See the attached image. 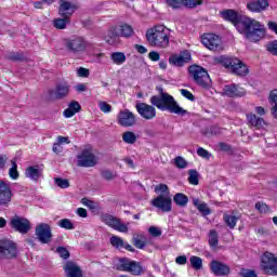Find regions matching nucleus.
I'll return each mask as SVG.
<instances>
[{"label":"nucleus","instance_id":"1","mask_svg":"<svg viewBox=\"0 0 277 277\" xmlns=\"http://www.w3.org/2000/svg\"><path fill=\"white\" fill-rule=\"evenodd\" d=\"M237 31L249 42H261L265 38V25L261 22L243 15L237 24Z\"/></svg>","mask_w":277,"mask_h":277},{"label":"nucleus","instance_id":"2","mask_svg":"<svg viewBox=\"0 0 277 277\" xmlns=\"http://www.w3.org/2000/svg\"><path fill=\"white\" fill-rule=\"evenodd\" d=\"M150 103L161 111H170V114H176V116H185L187 110L179 106L174 97L168 93H160L150 97Z\"/></svg>","mask_w":277,"mask_h":277},{"label":"nucleus","instance_id":"3","mask_svg":"<svg viewBox=\"0 0 277 277\" xmlns=\"http://www.w3.org/2000/svg\"><path fill=\"white\" fill-rule=\"evenodd\" d=\"M170 28L157 25L146 31V39L150 47L168 49L170 47Z\"/></svg>","mask_w":277,"mask_h":277},{"label":"nucleus","instance_id":"4","mask_svg":"<svg viewBox=\"0 0 277 277\" xmlns=\"http://www.w3.org/2000/svg\"><path fill=\"white\" fill-rule=\"evenodd\" d=\"M219 62L224 66V68L233 71L234 75H237L238 77H246L250 72L248 66L237 57L220 56Z\"/></svg>","mask_w":277,"mask_h":277},{"label":"nucleus","instance_id":"5","mask_svg":"<svg viewBox=\"0 0 277 277\" xmlns=\"http://www.w3.org/2000/svg\"><path fill=\"white\" fill-rule=\"evenodd\" d=\"M188 72L197 85L206 90L211 88V77H209L207 69L199 65H192L188 67Z\"/></svg>","mask_w":277,"mask_h":277},{"label":"nucleus","instance_id":"6","mask_svg":"<svg viewBox=\"0 0 277 277\" xmlns=\"http://www.w3.org/2000/svg\"><path fill=\"white\" fill-rule=\"evenodd\" d=\"M0 259L2 261H14L18 259V246L10 239L0 240Z\"/></svg>","mask_w":277,"mask_h":277},{"label":"nucleus","instance_id":"7","mask_svg":"<svg viewBox=\"0 0 277 277\" xmlns=\"http://www.w3.org/2000/svg\"><path fill=\"white\" fill-rule=\"evenodd\" d=\"M260 268L268 276H277V256L266 251L261 256Z\"/></svg>","mask_w":277,"mask_h":277},{"label":"nucleus","instance_id":"8","mask_svg":"<svg viewBox=\"0 0 277 277\" xmlns=\"http://www.w3.org/2000/svg\"><path fill=\"white\" fill-rule=\"evenodd\" d=\"M65 49L71 55H79V53H83L85 49H88V41L83 39V37H71L65 39Z\"/></svg>","mask_w":277,"mask_h":277},{"label":"nucleus","instance_id":"9","mask_svg":"<svg viewBox=\"0 0 277 277\" xmlns=\"http://www.w3.org/2000/svg\"><path fill=\"white\" fill-rule=\"evenodd\" d=\"M98 163V157L92 151V148H84L77 156V166L79 168H94Z\"/></svg>","mask_w":277,"mask_h":277},{"label":"nucleus","instance_id":"10","mask_svg":"<svg viewBox=\"0 0 277 277\" xmlns=\"http://www.w3.org/2000/svg\"><path fill=\"white\" fill-rule=\"evenodd\" d=\"M102 222L106 224V226H109L110 228H114V230H118V233H129V226L127 224L122 223L120 219L111 215V214H103L101 216Z\"/></svg>","mask_w":277,"mask_h":277},{"label":"nucleus","instance_id":"11","mask_svg":"<svg viewBox=\"0 0 277 277\" xmlns=\"http://www.w3.org/2000/svg\"><path fill=\"white\" fill-rule=\"evenodd\" d=\"M201 42L209 51H222V39L215 34H205L201 36Z\"/></svg>","mask_w":277,"mask_h":277},{"label":"nucleus","instance_id":"12","mask_svg":"<svg viewBox=\"0 0 277 277\" xmlns=\"http://www.w3.org/2000/svg\"><path fill=\"white\" fill-rule=\"evenodd\" d=\"M35 235L40 243H51V239L53 238L51 225L47 223H40L35 228Z\"/></svg>","mask_w":277,"mask_h":277},{"label":"nucleus","instance_id":"13","mask_svg":"<svg viewBox=\"0 0 277 277\" xmlns=\"http://www.w3.org/2000/svg\"><path fill=\"white\" fill-rule=\"evenodd\" d=\"M151 205L163 213H170L172 211V197L170 195H159L151 200Z\"/></svg>","mask_w":277,"mask_h":277},{"label":"nucleus","instance_id":"14","mask_svg":"<svg viewBox=\"0 0 277 277\" xmlns=\"http://www.w3.org/2000/svg\"><path fill=\"white\" fill-rule=\"evenodd\" d=\"M119 263L123 272H130L133 276H140L142 272H144L142 264L138 262L131 261L129 259H121Z\"/></svg>","mask_w":277,"mask_h":277},{"label":"nucleus","instance_id":"15","mask_svg":"<svg viewBox=\"0 0 277 277\" xmlns=\"http://www.w3.org/2000/svg\"><path fill=\"white\" fill-rule=\"evenodd\" d=\"M12 228L21 233L22 235H27L28 230H31V223L29 220L22 216H14L10 222Z\"/></svg>","mask_w":277,"mask_h":277},{"label":"nucleus","instance_id":"16","mask_svg":"<svg viewBox=\"0 0 277 277\" xmlns=\"http://www.w3.org/2000/svg\"><path fill=\"white\" fill-rule=\"evenodd\" d=\"M49 94L51 98L62 101L70 94V84L68 82H60L55 85L54 90H50Z\"/></svg>","mask_w":277,"mask_h":277},{"label":"nucleus","instance_id":"17","mask_svg":"<svg viewBox=\"0 0 277 277\" xmlns=\"http://www.w3.org/2000/svg\"><path fill=\"white\" fill-rule=\"evenodd\" d=\"M189 62H192V53L187 50L169 57V64H171V66H176L177 68H183V66L189 64Z\"/></svg>","mask_w":277,"mask_h":277},{"label":"nucleus","instance_id":"18","mask_svg":"<svg viewBox=\"0 0 277 277\" xmlns=\"http://www.w3.org/2000/svg\"><path fill=\"white\" fill-rule=\"evenodd\" d=\"M118 124L120 127H134L136 119L134 114L129 109L120 110L117 116Z\"/></svg>","mask_w":277,"mask_h":277},{"label":"nucleus","instance_id":"19","mask_svg":"<svg viewBox=\"0 0 277 277\" xmlns=\"http://www.w3.org/2000/svg\"><path fill=\"white\" fill-rule=\"evenodd\" d=\"M10 202H12V187L3 180H0V207H8Z\"/></svg>","mask_w":277,"mask_h":277},{"label":"nucleus","instance_id":"20","mask_svg":"<svg viewBox=\"0 0 277 277\" xmlns=\"http://www.w3.org/2000/svg\"><path fill=\"white\" fill-rule=\"evenodd\" d=\"M136 111L140 114L141 118L144 120H153L157 116V109L154 106L146 103L136 104Z\"/></svg>","mask_w":277,"mask_h":277},{"label":"nucleus","instance_id":"21","mask_svg":"<svg viewBox=\"0 0 277 277\" xmlns=\"http://www.w3.org/2000/svg\"><path fill=\"white\" fill-rule=\"evenodd\" d=\"M210 269L214 276H228V274H230V266L217 260H213L210 263Z\"/></svg>","mask_w":277,"mask_h":277},{"label":"nucleus","instance_id":"22","mask_svg":"<svg viewBox=\"0 0 277 277\" xmlns=\"http://www.w3.org/2000/svg\"><path fill=\"white\" fill-rule=\"evenodd\" d=\"M267 8H269L268 0H251L247 2V10L253 14H261V12H265Z\"/></svg>","mask_w":277,"mask_h":277},{"label":"nucleus","instance_id":"23","mask_svg":"<svg viewBox=\"0 0 277 277\" xmlns=\"http://www.w3.org/2000/svg\"><path fill=\"white\" fill-rule=\"evenodd\" d=\"M76 10H77V4L65 1V0H61L58 14H61L63 18H70V15L75 14Z\"/></svg>","mask_w":277,"mask_h":277},{"label":"nucleus","instance_id":"24","mask_svg":"<svg viewBox=\"0 0 277 277\" xmlns=\"http://www.w3.org/2000/svg\"><path fill=\"white\" fill-rule=\"evenodd\" d=\"M224 94L225 96H229V98H235V97H241L246 96V89L237 85V84H228L225 85L224 88Z\"/></svg>","mask_w":277,"mask_h":277},{"label":"nucleus","instance_id":"25","mask_svg":"<svg viewBox=\"0 0 277 277\" xmlns=\"http://www.w3.org/2000/svg\"><path fill=\"white\" fill-rule=\"evenodd\" d=\"M66 277H83V271L75 262H67L64 266Z\"/></svg>","mask_w":277,"mask_h":277},{"label":"nucleus","instance_id":"26","mask_svg":"<svg viewBox=\"0 0 277 277\" xmlns=\"http://www.w3.org/2000/svg\"><path fill=\"white\" fill-rule=\"evenodd\" d=\"M221 15L225 21L232 23L236 27V29L241 18H243V15H239V13H237V11L235 10H225L221 12Z\"/></svg>","mask_w":277,"mask_h":277},{"label":"nucleus","instance_id":"27","mask_svg":"<svg viewBox=\"0 0 277 277\" xmlns=\"http://www.w3.org/2000/svg\"><path fill=\"white\" fill-rule=\"evenodd\" d=\"M247 120L249 124L255 129H263V127H265V120L261 117H258L255 114H247Z\"/></svg>","mask_w":277,"mask_h":277},{"label":"nucleus","instance_id":"28","mask_svg":"<svg viewBox=\"0 0 277 277\" xmlns=\"http://www.w3.org/2000/svg\"><path fill=\"white\" fill-rule=\"evenodd\" d=\"M115 27L117 29L119 38H131V36H133V26L129 24H121Z\"/></svg>","mask_w":277,"mask_h":277},{"label":"nucleus","instance_id":"29","mask_svg":"<svg viewBox=\"0 0 277 277\" xmlns=\"http://www.w3.org/2000/svg\"><path fill=\"white\" fill-rule=\"evenodd\" d=\"M118 38H120V36L118 35L116 26H111L104 36V40L107 44H116V40H118Z\"/></svg>","mask_w":277,"mask_h":277},{"label":"nucleus","instance_id":"30","mask_svg":"<svg viewBox=\"0 0 277 277\" xmlns=\"http://www.w3.org/2000/svg\"><path fill=\"white\" fill-rule=\"evenodd\" d=\"M26 176L30 181H38L42 176V171L38 167H28L26 169Z\"/></svg>","mask_w":277,"mask_h":277},{"label":"nucleus","instance_id":"31","mask_svg":"<svg viewBox=\"0 0 277 277\" xmlns=\"http://www.w3.org/2000/svg\"><path fill=\"white\" fill-rule=\"evenodd\" d=\"M193 205L198 209L200 213H202V215H211V210L209 209V206H207L206 202H201L200 199H193Z\"/></svg>","mask_w":277,"mask_h":277},{"label":"nucleus","instance_id":"32","mask_svg":"<svg viewBox=\"0 0 277 277\" xmlns=\"http://www.w3.org/2000/svg\"><path fill=\"white\" fill-rule=\"evenodd\" d=\"M110 60L116 66H122L127 62V55L123 52H113Z\"/></svg>","mask_w":277,"mask_h":277},{"label":"nucleus","instance_id":"33","mask_svg":"<svg viewBox=\"0 0 277 277\" xmlns=\"http://www.w3.org/2000/svg\"><path fill=\"white\" fill-rule=\"evenodd\" d=\"M208 243L210 248H217V243H220V236L217 235V232L215 229H211L209 232Z\"/></svg>","mask_w":277,"mask_h":277},{"label":"nucleus","instance_id":"34","mask_svg":"<svg viewBox=\"0 0 277 277\" xmlns=\"http://www.w3.org/2000/svg\"><path fill=\"white\" fill-rule=\"evenodd\" d=\"M173 202H175L177 207H187V202H189V197H187L185 194L177 193L173 197Z\"/></svg>","mask_w":277,"mask_h":277},{"label":"nucleus","instance_id":"35","mask_svg":"<svg viewBox=\"0 0 277 277\" xmlns=\"http://www.w3.org/2000/svg\"><path fill=\"white\" fill-rule=\"evenodd\" d=\"M122 141L126 144H135L137 142V134L131 131H127L122 134Z\"/></svg>","mask_w":277,"mask_h":277},{"label":"nucleus","instance_id":"36","mask_svg":"<svg viewBox=\"0 0 277 277\" xmlns=\"http://www.w3.org/2000/svg\"><path fill=\"white\" fill-rule=\"evenodd\" d=\"M223 220L225 224H227V226L232 229L237 226V222L239 221L237 216L230 214H224Z\"/></svg>","mask_w":277,"mask_h":277},{"label":"nucleus","instance_id":"37","mask_svg":"<svg viewBox=\"0 0 277 277\" xmlns=\"http://www.w3.org/2000/svg\"><path fill=\"white\" fill-rule=\"evenodd\" d=\"M269 101H271V103H274V106L272 108V114H273L274 118L277 119V89L271 91Z\"/></svg>","mask_w":277,"mask_h":277},{"label":"nucleus","instance_id":"38","mask_svg":"<svg viewBox=\"0 0 277 277\" xmlns=\"http://www.w3.org/2000/svg\"><path fill=\"white\" fill-rule=\"evenodd\" d=\"M154 192L156 194H160V196H170V189L168 188V185H166V184L156 185L154 188Z\"/></svg>","mask_w":277,"mask_h":277},{"label":"nucleus","instance_id":"39","mask_svg":"<svg viewBox=\"0 0 277 277\" xmlns=\"http://www.w3.org/2000/svg\"><path fill=\"white\" fill-rule=\"evenodd\" d=\"M12 168L9 170L10 179L16 181L18 179V166L16 164V160H11Z\"/></svg>","mask_w":277,"mask_h":277},{"label":"nucleus","instance_id":"40","mask_svg":"<svg viewBox=\"0 0 277 277\" xmlns=\"http://www.w3.org/2000/svg\"><path fill=\"white\" fill-rule=\"evenodd\" d=\"M110 243L114 248H117V250L124 247V240L118 236L110 237Z\"/></svg>","mask_w":277,"mask_h":277},{"label":"nucleus","instance_id":"41","mask_svg":"<svg viewBox=\"0 0 277 277\" xmlns=\"http://www.w3.org/2000/svg\"><path fill=\"white\" fill-rule=\"evenodd\" d=\"M58 226L61 228H65L66 230H75V225L68 219H62L61 221H58Z\"/></svg>","mask_w":277,"mask_h":277},{"label":"nucleus","instance_id":"42","mask_svg":"<svg viewBox=\"0 0 277 277\" xmlns=\"http://www.w3.org/2000/svg\"><path fill=\"white\" fill-rule=\"evenodd\" d=\"M189 261L193 269H202V260L199 256L193 255Z\"/></svg>","mask_w":277,"mask_h":277},{"label":"nucleus","instance_id":"43","mask_svg":"<svg viewBox=\"0 0 277 277\" xmlns=\"http://www.w3.org/2000/svg\"><path fill=\"white\" fill-rule=\"evenodd\" d=\"M164 1L169 8H172V10H181V8L184 5L183 0H164Z\"/></svg>","mask_w":277,"mask_h":277},{"label":"nucleus","instance_id":"44","mask_svg":"<svg viewBox=\"0 0 277 277\" xmlns=\"http://www.w3.org/2000/svg\"><path fill=\"white\" fill-rule=\"evenodd\" d=\"M69 23L68 17L54 19V27L56 29H66V24Z\"/></svg>","mask_w":277,"mask_h":277},{"label":"nucleus","instance_id":"45","mask_svg":"<svg viewBox=\"0 0 277 277\" xmlns=\"http://www.w3.org/2000/svg\"><path fill=\"white\" fill-rule=\"evenodd\" d=\"M188 183H190V185H198L199 180H198V171L192 169L188 171Z\"/></svg>","mask_w":277,"mask_h":277},{"label":"nucleus","instance_id":"46","mask_svg":"<svg viewBox=\"0 0 277 277\" xmlns=\"http://www.w3.org/2000/svg\"><path fill=\"white\" fill-rule=\"evenodd\" d=\"M5 57L10 62H21L23 60V55L18 52H9Z\"/></svg>","mask_w":277,"mask_h":277},{"label":"nucleus","instance_id":"47","mask_svg":"<svg viewBox=\"0 0 277 277\" xmlns=\"http://www.w3.org/2000/svg\"><path fill=\"white\" fill-rule=\"evenodd\" d=\"M174 162L180 170H185V168H187V160L181 156L175 157Z\"/></svg>","mask_w":277,"mask_h":277},{"label":"nucleus","instance_id":"48","mask_svg":"<svg viewBox=\"0 0 277 277\" xmlns=\"http://www.w3.org/2000/svg\"><path fill=\"white\" fill-rule=\"evenodd\" d=\"M183 3L185 8L194 9L202 5V0H183Z\"/></svg>","mask_w":277,"mask_h":277},{"label":"nucleus","instance_id":"49","mask_svg":"<svg viewBox=\"0 0 277 277\" xmlns=\"http://www.w3.org/2000/svg\"><path fill=\"white\" fill-rule=\"evenodd\" d=\"M54 183L55 185H57V187H61V189H68V187H70V183L68 182V180L56 177L54 180Z\"/></svg>","mask_w":277,"mask_h":277},{"label":"nucleus","instance_id":"50","mask_svg":"<svg viewBox=\"0 0 277 277\" xmlns=\"http://www.w3.org/2000/svg\"><path fill=\"white\" fill-rule=\"evenodd\" d=\"M239 276L240 277H259V275H256V272L250 268H241L239 272Z\"/></svg>","mask_w":277,"mask_h":277},{"label":"nucleus","instance_id":"51","mask_svg":"<svg viewBox=\"0 0 277 277\" xmlns=\"http://www.w3.org/2000/svg\"><path fill=\"white\" fill-rule=\"evenodd\" d=\"M266 51L271 53V55H276L277 56V40L269 42L266 44Z\"/></svg>","mask_w":277,"mask_h":277},{"label":"nucleus","instance_id":"52","mask_svg":"<svg viewBox=\"0 0 277 277\" xmlns=\"http://www.w3.org/2000/svg\"><path fill=\"white\" fill-rule=\"evenodd\" d=\"M98 107L104 114H109V111H111V105H109L107 102H100Z\"/></svg>","mask_w":277,"mask_h":277},{"label":"nucleus","instance_id":"53","mask_svg":"<svg viewBox=\"0 0 277 277\" xmlns=\"http://www.w3.org/2000/svg\"><path fill=\"white\" fill-rule=\"evenodd\" d=\"M56 252L60 254L61 259H68L70 256V252L64 247H58Z\"/></svg>","mask_w":277,"mask_h":277},{"label":"nucleus","instance_id":"54","mask_svg":"<svg viewBox=\"0 0 277 277\" xmlns=\"http://www.w3.org/2000/svg\"><path fill=\"white\" fill-rule=\"evenodd\" d=\"M102 177L105 179V181H113V179H116V175L110 170H104L102 171Z\"/></svg>","mask_w":277,"mask_h":277},{"label":"nucleus","instance_id":"55","mask_svg":"<svg viewBox=\"0 0 277 277\" xmlns=\"http://www.w3.org/2000/svg\"><path fill=\"white\" fill-rule=\"evenodd\" d=\"M255 209L260 211V213H267V211H269V207H267V205L263 202H256Z\"/></svg>","mask_w":277,"mask_h":277},{"label":"nucleus","instance_id":"56","mask_svg":"<svg viewBox=\"0 0 277 277\" xmlns=\"http://www.w3.org/2000/svg\"><path fill=\"white\" fill-rule=\"evenodd\" d=\"M133 245L135 246V248H138V250H144V248L146 247V242L140 239V237L133 239Z\"/></svg>","mask_w":277,"mask_h":277},{"label":"nucleus","instance_id":"57","mask_svg":"<svg viewBox=\"0 0 277 277\" xmlns=\"http://www.w3.org/2000/svg\"><path fill=\"white\" fill-rule=\"evenodd\" d=\"M82 205H84V207H89V209H93V211H96V209H98L96 202L88 200L85 198L82 199Z\"/></svg>","mask_w":277,"mask_h":277},{"label":"nucleus","instance_id":"58","mask_svg":"<svg viewBox=\"0 0 277 277\" xmlns=\"http://www.w3.org/2000/svg\"><path fill=\"white\" fill-rule=\"evenodd\" d=\"M68 108L74 110L76 114H79L81 111V105L77 101H72L69 105Z\"/></svg>","mask_w":277,"mask_h":277},{"label":"nucleus","instance_id":"59","mask_svg":"<svg viewBox=\"0 0 277 277\" xmlns=\"http://www.w3.org/2000/svg\"><path fill=\"white\" fill-rule=\"evenodd\" d=\"M197 155L203 159H209L211 157V154H209V151L202 147L197 149Z\"/></svg>","mask_w":277,"mask_h":277},{"label":"nucleus","instance_id":"60","mask_svg":"<svg viewBox=\"0 0 277 277\" xmlns=\"http://www.w3.org/2000/svg\"><path fill=\"white\" fill-rule=\"evenodd\" d=\"M78 77H90V69L85 67H79L77 69Z\"/></svg>","mask_w":277,"mask_h":277},{"label":"nucleus","instance_id":"61","mask_svg":"<svg viewBox=\"0 0 277 277\" xmlns=\"http://www.w3.org/2000/svg\"><path fill=\"white\" fill-rule=\"evenodd\" d=\"M52 150L53 153H55V155H61V153H64V147L62 146V144L56 142L53 144Z\"/></svg>","mask_w":277,"mask_h":277},{"label":"nucleus","instance_id":"62","mask_svg":"<svg viewBox=\"0 0 277 277\" xmlns=\"http://www.w3.org/2000/svg\"><path fill=\"white\" fill-rule=\"evenodd\" d=\"M149 234L151 237H161V229H159V227L150 226Z\"/></svg>","mask_w":277,"mask_h":277},{"label":"nucleus","instance_id":"63","mask_svg":"<svg viewBox=\"0 0 277 277\" xmlns=\"http://www.w3.org/2000/svg\"><path fill=\"white\" fill-rule=\"evenodd\" d=\"M148 57L151 60V62H159L161 55L157 51H151L149 52Z\"/></svg>","mask_w":277,"mask_h":277},{"label":"nucleus","instance_id":"64","mask_svg":"<svg viewBox=\"0 0 277 277\" xmlns=\"http://www.w3.org/2000/svg\"><path fill=\"white\" fill-rule=\"evenodd\" d=\"M181 94L188 101H194V94H192V92H189L187 89H182Z\"/></svg>","mask_w":277,"mask_h":277}]
</instances>
